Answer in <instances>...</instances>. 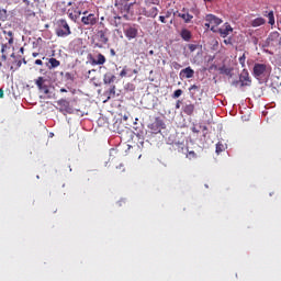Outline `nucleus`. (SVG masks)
Here are the masks:
<instances>
[{
  "label": "nucleus",
  "mask_w": 281,
  "mask_h": 281,
  "mask_svg": "<svg viewBox=\"0 0 281 281\" xmlns=\"http://www.w3.org/2000/svg\"><path fill=\"white\" fill-rule=\"evenodd\" d=\"M172 67H173V69H181L182 66H181V64L173 61Z\"/></svg>",
  "instance_id": "36"
},
{
  "label": "nucleus",
  "mask_w": 281,
  "mask_h": 281,
  "mask_svg": "<svg viewBox=\"0 0 281 281\" xmlns=\"http://www.w3.org/2000/svg\"><path fill=\"white\" fill-rule=\"evenodd\" d=\"M18 67H21V61H20V63H18Z\"/></svg>",
  "instance_id": "57"
},
{
  "label": "nucleus",
  "mask_w": 281,
  "mask_h": 281,
  "mask_svg": "<svg viewBox=\"0 0 281 281\" xmlns=\"http://www.w3.org/2000/svg\"><path fill=\"white\" fill-rule=\"evenodd\" d=\"M32 56H33V58H37L38 53H33Z\"/></svg>",
  "instance_id": "49"
},
{
  "label": "nucleus",
  "mask_w": 281,
  "mask_h": 281,
  "mask_svg": "<svg viewBox=\"0 0 281 281\" xmlns=\"http://www.w3.org/2000/svg\"><path fill=\"white\" fill-rule=\"evenodd\" d=\"M158 14H159V9H157V7H151L148 10V16H150L151 19H155Z\"/></svg>",
  "instance_id": "24"
},
{
  "label": "nucleus",
  "mask_w": 281,
  "mask_h": 281,
  "mask_svg": "<svg viewBox=\"0 0 281 281\" xmlns=\"http://www.w3.org/2000/svg\"><path fill=\"white\" fill-rule=\"evenodd\" d=\"M135 3H137V1H134L133 3H131L130 5H134Z\"/></svg>",
  "instance_id": "56"
},
{
  "label": "nucleus",
  "mask_w": 281,
  "mask_h": 281,
  "mask_svg": "<svg viewBox=\"0 0 281 281\" xmlns=\"http://www.w3.org/2000/svg\"><path fill=\"white\" fill-rule=\"evenodd\" d=\"M56 104L59 106V113H72L71 105L67 99H59Z\"/></svg>",
  "instance_id": "11"
},
{
  "label": "nucleus",
  "mask_w": 281,
  "mask_h": 281,
  "mask_svg": "<svg viewBox=\"0 0 281 281\" xmlns=\"http://www.w3.org/2000/svg\"><path fill=\"white\" fill-rule=\"evenodd\" d=\"M134 126H137V122L134 123Z\"/></svg>",
  "instance_id": "61"
},
{
  "label": "nucleus",
  "mask_w": 281,
  "mask_h": 281,
  "mask_svg": "<svg viewBox=\"0 0 281 281\" xmlns=\"http://www.w3.org/2000/svg\"><path fill=\"white\" fill-rule=\"evenodd\" d=\"M59 91H60V93H67V89H65V88H61Z\"/></svg>",
  "instance_id": "46"
},
{
  "label": "nucleus",
  "mask_w": 281,
  "mask_h": 281,
  "mask_svg": "<svg viewBox=\"0 0 281 281\" xmlns=\"http://www.w3.org/2000/svg\"><path fill=\"white\" fill-rule=\"evenodd\" d=\"M8 20V10L1 9L0 10V21H7Z\"/></svg>",
  "instance_id": "28"
},
{
  "label": "nucleus",
  "mask_w": 281,
  "mask_h": 281,
  "mask_svg": "<svg viewBox=\"0 0 281 281\" xmlns=\"http://www.w3.org/2000/svg\"><path fill=\"white\" fill-rule=\"evenodd\" d=\"M245 60H246L245 55H243L241 57H239V64L241 65V67H245Z\"/></svg>",
  "instance_id": "35"
},
{
  "label": "nucleus",
  "mask_w": 281,
  "mask_h": 281,
  "mask_svg": "<svg viewBox=\"0 0 281 281\" xmlns=\"http://www.w3.org/2000/svg\"><path fill=\"white\" fill-rule=\"evenodd\" d=\"M142 148H144V140L140 142V146H137V150H139V153H142Z\"/></svg>",
  "instance_id": "39"
},
{
  "label": "nucleus",
  "mask_w": 281,
  "mask_h": 281,
  "mask_svg": "<svg viewBox=\"0 0 281 281\" xmlns=\"http://www.w3.org/2000/svg\"><path fill=\"white\" fill-rule=\"evenodd\" d=\"M55 34L59 38H66V36L71 35V27H69V23H67V20L65 19L57 20Z\"/></svg>",
  "instance_id": "1"
},
{
  "label": "nucleus",
  "mask_w": 281,
  "mask_h": 281,
  "mask_svg": "<svg viewBox=\"0 0 281 281\" xmlns=\"http://www.w3.org/2000/svg\"><path fill=\"white\" fill-rule=\"evenodd\" d=\"M110 54H111V56H115V49L111 48Z\"/></svg>",
  "instance_id": "43"
},
{
  "label": "nucleus",
  "mask_w": 281,
  "mask_h": 281,
  "mask_svg": "<svg viewBox=\"0 0 281 281\" xmlns=\"http://www.w3.org/2000/svg\"><path fill=\"white\" fill-rule=\"evenodd\" d=\"M133 128H134V131H138L139 127L134 125Z\"/></svg>",
  "instance_id": "51"
},
{
  "label": "nucleus",
  "mask_w": 281,
  "mask_h": 281,
  "mask_svg": "<svg viewBox=\"0 0 281 281\" xmlns=\"http://www.w3.org/2000/svg\"><path fill=\"white\" fill-rule=\"evenodd\" d=\"M133 74H138L137 69H134V70H133Z\"/></svg>",
  "instance_id": "53"
},
{
  "label": "nucleus",
  "mask_w": 281,
  "mask_h": 281,
  "mask_svg": "<svg viewBox=\"0 0 281 281\" xmlns=\"http://www.w3.org/2000/svg\"><path fill=\"white\" fill-rule=\"evenodd\" d=\"M194 109H195L194 104L192 103L186 104L183 106V113L186 115H194Z\"/></svg>",
  "instance_id": "22"
},
{
  "label": "nucleus",
  "mask_w": 281,
  "mask_h": 281,
  "mask_svg": "<svg viewBox=\"0 0 281 281\" xmlns=\"http://www.w3.org/2000/svg\"><path fill=\"white\" fill-rule=\"evenodd\" d=\"M95 36L98 42L94 43V47L102 49L104 45L109 44V29L99 30Z\"/></svg>",
  "instance_id": "5"
},
{
  "label": "nucleus",
  "mask_w": 281,
  "mask_h": 281,
  "mask_svg": "<svg viewBox=\"0 0 281 281\" xmlns=\"http://www.w3.org/2000/svg\"><path fill=\"white\" fill-rule=\"evenodd\" d=\"M220 74L224 76H232V68H227L225 66H222L218 68Z\"/></svg>",
  "instance_id": "25"
},
{
  "label": "nucleus",
  "mask_w": 281,
  "mask_h": 281,
  "mask_svg": "<svg viewBox=\"0 0 281 281\" xmlns=\"http://www.w3.org/2000/svg\"><path fill=\"white\" fill-rule=\"evenodd\" d=\"M3 34H7V41L9 45H12V43H14V34L12 33V31H3Z\"/></svg>",
  "instance_id": "26"
},
{
  "label": "nucleus",
  "mask_w": 281,
  "mask_h": 281,
  "mask_svg": "<svg viewBox=\"0 0 281 281\" xmlns=\"http://www.w3.org/2000/svg\"><path fill=\"white\" fill-rule=\"evenodd\" d=\"M20 52L23 54V52H24L23 47L20 48Z\"/></svg>",
  "instance_id": "54"
},
{
  "label": "nucleus",
  "mask_w": 281,
  "mask_h": 281,
  "mask_svg": "<svg viewBox=\"0 0 281 281\" xmlns=\"http://www.w3.org/2000/svg\"><path fill=\"white\" fill-rule=\"evenodd\" d=\"M225 45H229V41L228 40H224Z\"/></svg>",
  "instance_id": "50"
},
{
  "label": "nucleus",
  "mask_w": 281,
  "mask_h": 281,
  "mask_svg": "<svg viewBox=\"0 0 281 281\" xmlns=\"http://www.w3.org/2000/svg\"><path fill=\"white\" fill-rule=\"evenodd\" d=\"M205 2H211V1H213V0H204Z\"/></svg>",
  "instance_id": "59"
},
{
  "label": "nucleus",
  "mask_w": 281,
  "mask_h": 281,
  "mask_svg": "<svg viewBox=\"0 0 281 281\" xmlns=\"http://www.w3.org/2000/svg\"><path fill=\"white\" fill-rule=\"evenodd\" d=\"M128 76V66H124L120 72V78H126Z\"/></svg>",
  "instance_id": "29"
},
{
  "label": "nucleus",
  "mask_w": 281,
  "mask_h": 281,
  "mask_svg": "<svg viewBox=\"0 0 281 281\" xmlns=\"http://www.w3.org/2000/svg\"><path fill=\"white\" fill-rule=\"evenodd\" d=\"M125 19V21H128V15L124 14L123 16L114 15L110 20V24L113 25V27H124V25H127L128 23H124L122 20Z\"/></svg>",
  "instance_id": "12"
},
{
  "label": "nucleus",
  "mask_w": 281,
  "mask_h": 281,
  "mask_svg": "<svg viewBox=\"0 0 281 281\" xmlns=\"http://www.w3.org/2000/svg\"><path fill=\"white\" fill-rule=\"evenodd\" d=\"M159 21L162 22V23H166V16L160 15V16H159Z\"/></svg>",
  "instance_id": "41"
},
{
  "label": "nucleus",
  "mask_w": 281,
  "mask_h": 281,
  "mask_svg": "<svg viewBox=\"0 0 281 281\" xmlns=\"http://www.w3.org/2000/svg\"><path fill=\"white\" fill-rule=\"evenodd\" d=\"M2 65H3V64H1V61H0V67H2Z\"/></svg>",
  "instance_id": "63"
},
{
  "label": "nucleus",
  "mask_w": 281,
  "mask_h": 281,
  "mask_svg": "<svg viewBox=\"0 0 281 281\" xmlns=\"http://www.w3.org/2000/svg\"><path fill=\"white\" fill-rule=\"evenodd\" d=\"M1 60H8V56H5V55L2 54Z\"/></svg>",
  "instance_id": "44"
},
{
  "label": "nucleus",
  "mask_w": 281,
  "mask_h": 281,
  "mask_svg": "<svg viewBox=\"0 0 281 281\" xmlns=\"http://www.w3.org/2000/svg\"><path fill=\"white\" fill-rule=\"evenodd\" d=\"M124 120H128V117L124 116Z\"/></svg>",
  "instance_id": "62"
},
{
  "label": "nucleus",
  "mask_w": 281,
  "mask_h": 281,
  "mask_svg": "<svg viewBox=\"0 0 281 281\" xmlns=\"http://www.w3.org/2000/svg\"><path fill=\"white\" fill-rule=\"evenodd\" d=\"M271 74V66L269 64H260L256 63L252 68V76L260 80V78H265V76H269Z\"/></svg>",
  "instance_id": "2"
},
{
  "label": "nucleus",
  "mask_w": 281,
  "mask_h": 281,
  "mask_svg": "<svg viewBox=\"0 0 281 281\" xmlns=\"http://www.w3.org/2000/svg\"><path fill=\"white\" fill-rule=\"evenodd\" d=\"M150 56H153V54H155V50H149Z\"/></svg>",
  "instance_id": "52"
},
{
  "label": "nucleus",
  "mask_w": 281,
  "mask_h": 281,
  "mask_svg": "<svg viewBox=\"0 0 281 281\" xmlns=\"http://www.w3.org/2000/svg\"><path fill=\"white\" fill-rule=\"evenodd\" d=\"M232 32H234V29L232 27V25H229V23H225L223 27L218 29V33L222 38H227V36L232 34Z\"/></svg>",
  "instance_id": "15"
},
{
  "label": "nucleus",
  "mask_w": 281,
  "mask_h": 281,
  "mask_svg": "<svg viewBox=\"0 0 281 281\" xmlns=\"http://www.w3.org/2000/svg\"><path fill=\"white\" fill-rule=\"evenodd\" d=\"M119 170H121V172H125L126 168H124V165H120L119 167H116Z\"/></svg>",
  "instance_id": "38"
},
{
  "label": "nucleus",
  "mask_w": 281,
  "mask_h": 281,
  "mask_svg": "<svg viewBox=\"0 0 281 281\" xmlns=\"http://www.w3.org/2000/svg\"><path fill=\"white\" fill-rule=\"evenodd\" d=\"M179 19H183L184 23H192L194 15L190 14L188 9L183 8L180 13H178Z\"/></svg>",
  "instance_id": "16"
},
{
  "label": "nucleus",
  "mask_w": 281,
  "mask_h": 281,
  "mask_svg": "<svg viewBox=\"0 0 281 281\" xmlns=\"http://www.w3.org/2000/svg\"><path fill=\"white\" fill-rule=\"evenodd\" d=\"M176 109H181V104H180L179 101H178L177 104H176Z\"/></svg>",
  "instance_id": "48"
},
{
  "label": "nucleus",
  "mask_w": 281,
  "mask_h": 281,
  "mask_svg": "<svg viewBox=\"0 0 281 281\" xmlns=\"http://www.w3.org/2000/svg\"><path fill=\"white\" fill-rule=\"evenodd\" d=\"M278 43H280V33L277 31L271 32L267 38V45L270 47H276Z\"/></svg>",
  "instance_id": "14"
},
{
  "label": "nucleus",
  "mask_w": 281,
  "mask_h": 281,
  "mask_svg": "<svg viewBox=\"0 0 281 281\" xmlns=\"http://www.w3.org/2000/svg\"><path fill=\"white\" fill-rule=\"evenodd\" d=\"M115 97V86H111L109 90V98H114Z\"/></svg>",
  "instance_id": "32"
},
{
  "label": "nucleus",
  "mask_w": 281,
  "mask_h": 281,
  "mask_svg": "<svg viewBox=\"0 0 281 281\" xmlns=\"http://www.w3.org/2000/svg\"><path fill=\"white\" fill-rule=\"evenodd\" d=\"M221 23H223V20H221V18H217L214 14H207L205 16V26L207 29H211V32H216V27H218V25H221Z\"/></svg>",
  "instance_id": "6"
},
{
  "label": "nucleus",
  "mask_w": 281,
  "mask_h": 281,
  "mask_svg": "<svg viewBox=\"0 0 281 281\" xmlns=\"http://www.w3.org/2000/svg\"><path fill=\"white\" fill-rule=\"evenodd\" d=\"M180 78H194V69H192V67H187L184 69H182L179 74Z\"/></svg>",
  "instance_id": "17"
},
{
  "label": "nucleus",
  "mask_w": 281,
  "mask_h": 281,
  "mask_svg": "<svg viewBox=\"0 0 281 281\" xmlns=\"http://www.w3.org/2000/svg\"><path fill=\"white\" fill-rule=\"evenodd\" d=\"M189 91H190V93H191L192 100H196V98H198L196 92L200 91L199 86H196V85L191 86V87L189 88Z\"/></svg>",
  "instance_id": "23"
},
{
  "label": "nucleus",
  "mask_w": 281,
  "mask_h": 281,
  "mask_svg": "<svg viewBox=\"0 0 281 281\" xmlns=\"http://www.w3.org/2000/svg\"><path fill=\"white\" fill-rule=\"evenodd\" d=\"M88 60H90V65H92V67H95V65H104L106 63V57L102 53H99L97 58L89 54Z\"/></svg>",
  "instance_id": "10"
},
{
  "label": "nucleus",
  "mask_w": 281,
  "mask_h": 281,
  "mask_svg": "<svg viewBox=\"0 0 281 281\" xmlns=\"http://www.w3.org/2000/svg\"><path fill=\"white\" fill-rule=\"evenodd\" d=\"M188 159H196V153H194L193 150L189 151L187 154Z\"/></svg>",
  "instance_id": "33"
},
{
  "label": "nucleus",
  "mask_w": 281,
  "mask_h": 281,
  "mask_svg": "<svg viewBox=\"0 0 281 281\" xmlns=\"http://www.w3.org/2000/svg\"><path fill=\"white\" fill-rule=\"evenodd\" d=\"M46 67H48V69H56L57 67H60V60L54 57L48 58V63H46Z\"/></svg>",
  "instance_id": "18"
},
{
  "label": "nucleus",
  "mask_w": 281,
  "mask_h": 281,
  "mask_svg": "<svg viewBox=\"0 0 281 281\" xmlns=\"http://www.w3.org/2000/svg\"><path fill=\"white\" fill-rule=\"evenodd\" d=\"M98 21H100V18L94 13H87L83 14V16L81 18V23L83 25H90V27H93V25H98Z\"/></svg>",
  "instance_id": "8"
},
{
  "label": "nucleus",
  "mask_w": 281,
  "mask_h": 281,
  "mask_svg": "<svg viewBox=\"0 0 281 281\" xmlns=\"http://www.w3.org/2000/svg\"><path fill=\"white\" fill-rule=\"evenodd\" d=\"M3 95H4L3 89H0V98H3Z\"/></svg>",
  "instance_id": "47"
},
{
  "label": "nucleus",
  "mask_w": 281,
  "mask_h": 281,
  "mask_svg": "<svg viewBox=\"0 0 281 281\" xmlns=\"http://www.w3.org/2000/svg\"><path fill=\"white\" fill-rule=\"evenodd\" d=\"M148 128H150V131L157 135V133H161V131L166 128V123L164 120H161V117L157 116L155 117L154 122L148 125Z\"/></svg>",
  "instance_id": "7"
},
{
  "label": "nucleus",
  "mask_w": 281,
  "mask_h": 281,
  "mask_svg": "<svg viewBox=\"0 0 281 281\" xmlns=\"http://www.w3.org/2000/svg\"><path fill=\"white\" fill-rule=\"evenodd\" d=\"M268 23L270 24V25H276V16L273 15V11H270L269 13H268Z\"/></svg>",
  "instance_id": "27"
},
{
  "label": "nucleus",
  "mask_w": 281,
  "mask_h": 281,
  "mask_svg": "<svg viewBox=\"0 0 281 281\" xmlns=\"http://www.w3.org/2000/svg\"><path fill=\"white\" fill-rule=\"evenodd\" d=\"M123 34L125 35V38H127V41H133L137 38L139 34V29L137 27V24H123Z\"/></svg>",
  "instance_id": "3"
},
{
  "label": "nucleus",
  "mask_w": 281,
  "mask_h": 281,
  "mask_svg": "<svg viewBox=\"0 0 281 281\" xmlns=\"http://www.w3.org/2000/svg\"><path fill=\"white\" fill-rule=\"evenodd\" d=\"M68 5H71V2H69Z\"/></svg>",
  "instance_id": "64"
},
{
  "label": "nucleus",
  "mask_w": 281,
  "mask_h": 281,
  "mask_svg": "<svg viewBox=\"0 0 281 281\" xmlns=\"http://www.w3.org/2000/svg\"><path fill=\"white\" fill-rule=\"evenodd\" d=\"M5 49H8V45L2 44V46H1V54H5Z\"/></svg>",
  "instance_id": "37"
},
{
  "label": "nucleus",
  "mask_w": 281,
  "mask_h": 281,
  "mask_svg": "<svg viewBox=\"0 0 281 281\" xmlns=\"http://www.w3.org/2000/svg\"><path fill=\"white\" fill-rule=\"evenodd\" d=\"M191 131H192V133H196V134L200 133V131L196 127H192Z\"/></svg>",
  "instance_id": "42"
},
{
  "label": "nucleus",
  "mask_w": 281,
  "mask_h": 281,
  "mask_svg": "<svg viewBox=\"0 0 281 281\" xmlns=\"http://www.w3.org/2000/svg\"><path fill=\"white\" fill-rule=\"evenodd\" d=\"M240 87H250L251 86V77H249V71L247 69H243L239 75Z\"/></svg>",
  "instance_id": "13"
},
{
  "label": "nucleus",
  "mask_w": 281,
  "mask_h": 281,
  "mask_svg": "<svg viewBox=\"0 0 281 281\" xmlns=\"http://www.w3.org/2000/svg\"><path fill=\"white\" fill-rule=\"evenodd\" d=\"M115 75L108 72L103 77V82L104 85H113V82H115Z\"/></svg>",
  "instance_id": "20"
},
{
  "label": "nucleus",
  "mask_w": 281,
  "mask_h": 281,
  "mask_svg": "<svg viewBox=\"0 0 281 281\" xmlns=\"http://www.w3.org/2000/svg\"><path fill=\"white\" fill-rule=\"evenodd\" d=\"M203 131H207V126H204V127H203Z\"/></svg>",
  "instance_id": "55"
},
{
  "label": "nucleus",
  "mask_w": 281,
  "mask_h": 281,
  "mask_svg": "<svg viewBox=\"0 0 281 281\" xmlns=\"http://www.w3.org/2000/svg\"><path fill=\"white\" fill-rule=\"evenodd\" d=\"M224 149H225V147L223 146V144H221V143L216 144V153H217V155L223 153Z\"/></svg>",
  "instance_id": "31"
},
{
  "label": "nucleus",
  "mask_w": 281,
  "mask_h": 281,
  "mask_svg": "<svg viewBox=\"0 0 281 281\" xmlns=\"http://www.w3.org/2000/svg\"><path fill=\"white\" fill-rule=\"evenodd\" d=\"M68 19L74 23H77L81 14H89V11H80L78 8L68 9L67 11Z\"/></svg>",
  "instance_id": "9"
},
{
  "label": "nucleus",
  "mask_w": 281,
  "mask_h": 281,
  "mask_svg": "<svg viewBox=\"0 0 281 281\" xmlns=\"http://www.w3.org/2000/svg\"><path fill=\"white\" fill-rule=\"evenodd\" d=\"M181 95H183V90L178 89L173 92L172 98H181Z\"/></svg>",
  "instance_id": "30"
},
{
  "label": "nucleus",
  "mask_w": 281,
  "mask_h": 281,
  "mask_svg": "<svg viewBox=\"0 0 281 281\" xmlns=\"http://www.w3.org/2000/svg\"><path fill=\"white\" fill-rule=\"evenodd\" d=\"M140 158H142V154L138 155V159H140Z\"/></svg>",
  "instance_id": "60"
},
{
  "label": "nucleus",
  "mask_w": 281,
  "mask_h": 281,
  "mask_svg": "<svg viewBox=\"0 0 281 281\" xmlns=\"http://www.w3.org/2000/svg\"><path fill=\"white\" fill-rule=\"evenodd\" d=\"M198 47L199 46L196 44H189L188 45V48H189L190 52H196Z\"/></svg>",
  "instance_id": "34"
},
{
  "label": "nucleus",
  "mask_w": 281,
  "mask_h": 281,
  "mask_svg": "<svg viewBox=\"0 0 281 281\" xmlns=\"http://www.w3.org/2000/svg\"><path fill=\"white\" fill-rule=\"evenodd\" d=\"M35 65L43 66V60H41V59H36V60H35Z\"/></svg>",
  "instance_id": "40"
},
{
  "label": "nucleus",
  "mask_w": 281,
  "mask_h": 281,
  "mask_svg": "<svg viewBox=\"0 0 281 281\" xmlns=\"http://www.w3.org/2000/svg\"><path fill=\"white\" fill-rule=\"evenodd\" d=\"M267 20L265 18H257L250 22L251 27H260V25H265Z\"/></svg>",
  "instance_id": "21"
},
{
  "label": "nucleus",
  "mask_w": 281,
  "mask_h": 281,
  "mask_svg": "<svg viewBox=\"0 0 281 281\" xmlns=\"http://www.w3.org/2000/svg\"><path fill=\"white\" fill-rule=\"evenodd\" d=\"M233 85H238V81L233 82Z\"/></svg>",
  "instance_id": "58"
},
{
  "label": "nucleus",
  "mask_w": 281,
  "mask_h": 281,
  "mask_svg": "<svg viewBox=\"0 0 281 281\" xmlns=\"http://www.w3.org/2000/svg\"><path fill=\"white\" fill-rule=\"evenodd\" d=\"M40 93H44L48 100H52V91L49 90V86L47 85V79L44 77H37L34 80Z\"/></svg>",
  "instance_id": "4"
},
{
  "label": "nucleus",
  "mask_w": 281,
  "mask_h": 281,
  "mask_svg": "<svg viewBox=\"0 0 281 281\" xmlns=\"http://www.w3.org/2000/svg\"><path fill=\"white\" fill-rule=\"evenodd\" d=\"M151 3H154L155 5L159 4V0H151Z\"/></svg>",
  "instance_id": "45"
},
{
  "label": "nucleus",
  "mask_w": 281,
  "mask_h": 281,
  "mask_svg": "<svg viewBox=\"0 0 281 281\" xmlns=\"http://www.w3.org/2000/svg\"><path fill=\"white\" fill-rule=\"evenodd\" d=\"M180 36L182 41H186L187 43H189V41L192 40V32H190V30L188 29H182L180 32Z\"/></svg>",
  "instance_id": "19"
}]
</instances>
